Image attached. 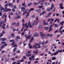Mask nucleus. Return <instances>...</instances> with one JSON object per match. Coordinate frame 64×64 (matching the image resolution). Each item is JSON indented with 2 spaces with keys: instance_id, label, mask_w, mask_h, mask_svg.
Returning <instances> with one entry per match:
<instances>
[{
  "instance_id": "7c9ffc66",
  "label": "nucleus",
  "mask_w": 64,
  "mask_h": 64,
  "mask_svg": "<svg viewBox=\"0 0 64 64\" xmlns=\"http://www.w3.org/2000/svg\"><path fill=\"white\" fill-rule=\"evenodd\" d=\"M64 26H61L60 29V30H62V29H63V28Z\"/></svg>"
},
{
  "instance_id": "4be33fe9",
  "label": "nucleus",
  "mask_w": 64,
  "mask_h": 64,
  "mask_svg": "<svg viewBox=\"0 0 64 64\" xmlns=\"http://www.w3.org/2000/svg\"><path fill=\"white\" fill-rule=\"evenodd\" d=\"M32 55V54H28L26 55V56H27V57H30Z\"/></svg>"
},
{
  "instance_id": "dca6fc26",
  "label": "nucleus",
  "mask_w": 64,
  "mask_h": 64,
  "mask_svg": "<svg viewBox=\"0 0 64 64\" xmlns=\"http://www.w3.org/2000/svg\"><path fill=\"white\" fill-rule=\"evenodd\" d=\"M31 38V36L29 35L26 38V40H28V39H30Z\"/></svg>"
},
{
  "instance_id": "cd10ccee",
  "label": "nucleus",
  "mask_w": 64,
  "mask_h": 64,
  "mask_svg": "<svg viewBox=\"0 0 64 64\" xmlns=\"http://www.w3.org/2000/svg\"><path fill=\"white\" fill-rule=\"evenodd\" d=\"M18 47V46L17 45L15 44L12 46V47Z\"/></svg>"
},
{
  "instance_id": "a18cd8bd",
  "label": "nucleus",
  "mask_w": 64,
  "mask_h": 64,
  "mask_svg": "<svg viewBox=\"0 0 64 64\" xmlns=\"http://www.w3.org/2000/svg\"><path fill=\"white\" fill-rule=\"evenodd\" d=\"M28 26H29L30 25H31V22H28Z\"/></svg>"
},
{
  "instance_id": "c9c22d12",
  "label": "nucleus",
  "mask_w": 64,
  "mask_h": 64,
  "mask_svg": "<svg viewBox=\"0 0 64 64\" xmlns=\"http://www.w3.org/2000/svg\"><path fill=\"white\" fill-rule=\"evenodd\" d=\"M44 34H42L40 35L41 37H42V38L43 37H44Z\"/></svg>"
},
{
  "instance_id": "e433bc0d",
  "label": "nucleus",
  "mask_w": 64,
  "mask_h": 64,
  "mask_svg": "<svg viewBox=\"0 0 64 64\" xmlns=\"http://www.w3.org/2000/svg\"><path fill=\"white\" fill-rule=\"evenodd\" d=\"M44 29H46V30H48V27H45L44 28Z\"/></svg>"
},
{
  "instance_id": "f3484780",
  "label": "nucleus",
  "mask_w": 64,
  "mask_h": 64,
  "mask_svg": "<svg viewBox=\"0 0 64 64\" xmlns=\"http://www.w3.org/2000/svg\"><path fill=\"white\" fill-rule=\"evenodd\" d=\"M22 6H24V8H26V6L25 5V3H22Z\"/></svg>"
},
{
  "instance_id": "0eeeda50",
  "label": "nucleus",
  "mask_w": 64,
  "mask_h": 64,
  "mask_svg": "<svg viewBox=\"0 0 64 64\" xmlns=\"http://www.w3.org/2000/svg\"><path fill=\"white\" fill-rule=\"evenodd\" d=\"M52 25H51L49 27V30H48V32H51L52 30Z\"/></svg>"
},
{
  "instance_id": "338daca9",
  "label": "nucleus",
  "mask_w": 64,
  "mask_h": 64,
  "mask_svg": "<svg viewBox=\"0 0 64 64\" xmlns=\"http://www.w3.org/2000/svg\"><path fill=\"white\" fill-rule=\"evenodd\" d=\"M12 10L13 12H15V10L14 8H13Z\"/></svg>"
},
{
  "instance_id": "9d476101",
  "label": "nucleus",
  "mask_w": 64,
  "mask_h": 64,
  "mask_svg": "<svg viewBox=\"0 0 64 64\" xmlns=\"http://www.w3.org/2000/svg\"><path fill=\"white\" fill-rule=\"evenodd\" d=\"M46 12L45 11H43L42 13H40V16H41V15H42V14H46Z\"/></svg>"
},
{
  "instance_id": "4c0bfd02",
  "label": "nucleus",
  "mask_w": 64,
  "mask_h": 64,
  "mask_svg": "<svg viewBox=\"0 0 64 64\" xmlns=\"http://www.w3.org/2000/svg\"><path fill=\"white\" fill-rule=\"evenodd\" d=\"M5 23V21H4L3 22L2 21H1L0 22V23L2 24H4Z\"/></svg>"
},
{
  "instance_id": "603ef678",
  "label": "nucleus",
  "mask_w": 64,
  "mask_h": 64,
  "mask_svg": "<svg viewBox=\"0 0 64 64\" xmlns=\"http://www.w3.org/2000/svg\"><path fill=\"white\" fill-rule=\"evenodd\" d=\"M51 13H49L48 14V16H50V15H51Z\"/></svg>"
},
{
  "instance_id": "7ed1b4c3",
  "label": "nucleus",
  "mask_w": 64,
  "mask_h": 64,
  "mask_svg": "<svg viewBox=\"0 0 64 64\" xmlns=\"http://www.w3.org/2000/svg\"><path fill=\"white\" fill-rule=\"evenodd\" d=\"M62 52V50H60L59 49H58V50H57L56 52H54V55H56L57 54H58L59 53V52L60 53H61Z\"/></svg>"
},
{
  "instance_id": "423d86ee",
  "label": "nucleus",
  "mask_w": 64,
  "mask_h": 64,
  "mask_svg": "<svg viewBox=\"0 0 64 64\" xmlns=\"http://www.w3.org/2000/svg\"><path fill=\"white\" fill-rule=\"evenodd\" d=\"M34 10V9L33 8H31L29 10V12H27V14L26 15L27 16H29V13L30 12V11H33Z\"/></svg>"
},
{
  "instance_id": "39448f33",
  "label": "nucleus",
  "mask_w": 64,
  "mask_h": 64,
  "mask_svg": "<svg viewBox=\"0 0 64 64\" xmlns=\"http://www.w3.org/2000/svg\"><path fill=\"white\" fill-rule=\"evenodd\" d=\"M10 42H12V43L11 44V46H13V45L14 44H15V41H14V40H10Z\"/></svg>"
},
{
  "instance_id": "ea45409f",
  "label": "nucleus",
  "mask_w": 64,
  "mask_h": 64,
  "mask_svg": "<svg viewBox=\"0 0 64 64\" xmlns=\"http://www.w3.org/2000/svg\"><path fill=\"white\" fill-rule=\"evenodd\" d=\"M9 14H10V15H13V13L12 12H10Z\"/></svg>"
},
{
  "instance_id": "6e6d98bb",
  "label": "nucleus",
  "mask_w": 64,
  "mask_h": 64,
  "mask_svg": "<svg viewBox=\"0 0 64 64\" xmlns=\"http://www.w3.org/2000/svg\"><path fill=\"white\" fill-rule=\"evenodd\" d=\"M15 40H16V42H18V38H15Z\"/></svg>"
},
{
  "instance_id": "09e8293b",
  "label": "nucleus",
  "mask_w": 64,
  "mask_h": 64,
  "mask_svg": "<svg viewBox=\"0 0 64 64\" xmlns=\"http://www.w3.org/2000/svg\"><path fill=\"white\" fill-rule=\"evenodd\" d=\"M10 6H11V7H13V6L12 5H13V4L12 3H10Z\"/></svg>"
},
{
  "instance_id": "69168bd1",
  "label": "nucleus",
  "mask_w": 64,
  "mask_h": 64,
  "mask_svg": "<svg viewBox=\"0 0 64 64\" xmlns=\"http://www.w3.org/2000/svg\"><path fill=\"white\" fill-rule=\"evenodd\" d=\"M6 28H9V25L7 24L6 26Z\"/></svg>"
},
{
  "instance_id": "412c9836",
  "label": "nucleus",
  "mask_w": 64,
  "mask_h": 64,
  "mask_svg": "<svg viewBox=\"0 0 64 64\" xmlns=\"http://www.w3.org/2000/svg\"><path fill=\"white\" fill-rule=\"evenodd\" d=\"M4 47H5V46L4 45H2L0 47V49L1 50L3 49V48H4Z\"/></svg>"
},
{
  "instance_id": "de8ad7c7",
  "label": "nucleus",
  "mask_w": 64,
  "mask_h": 64,
  "mask_svg": "<svg viewBox=\"0 0 64 64\" xmlns=\"http://www.w3.org/2000/svg\"><path fill=\"white\" fill-rule=\"evenodd\" d=\"M48 42L49 41H48V40L46 41L45 42L46 44H48Z\"/></svg>"
},
{
  "instance_id": "a211bd4d",
  "label": "nucleus",
  "mask_w": 64,
  "mask_h": 64,
  "mask_svg": "<svg viewBox=\"0 0 64 64\" xmlns=\"http://www.w3.org/2000/svg\"><path fill=\"white\" fill-rule=\"evenodd\" d=\"M35 44L36 45V46H40V45L41 44V43H40L39 44L36 43Z\"/></svg>"
},
{
  "instance_id": "c756f323",
  "label": "nucleus",
  "mask_w": 64,
  "mask_h": 64,
  "mask_svg": "<svg viewBox=\"0 0 64 64\" xmlns=\"http://www.w3.org/2000/svg\"><path fill=\"white\" fill-rule=\"evenodd\" d=\"M20 50H17L16 52V53H20Z\"/></svg>"
},
{
  "instance_id": "a19ab883",
  "label": "nucleus",
  "mask_w": 64,
  "mask_h": 64,
  "mask_svg": "<svg viewBox=\"0 0 64 64\" xmlns=\"http://www.w3.org/2000/svg\"><path fill=\"white\" fill-rule=\"evenodd\" d=\"M33 42V40H32L31 39L30 40V42H29V43H32Z\"/></svg>"
},
{
  "instance_id": "864d4df0",
  "label": "nucleus",
  "mask_w": 64,
  "mask_h": 64,
  "mask_svg": "<svg viewBox=\"0 0 64 64\" xmlns=\"http://www.w3.org/2000/svg\"><path fill=\"white\" fill-rule=\"evenodd\" d=\"M27 13V11L26 10L25 12H24L23 13V15H24V14H25V13H26H26Z\"/></svg>"
},
{
  "instance_id": "aec40b11",
  "label": "nucleus",
  "mask_w": 64,
  "mask_h": 64,
  "mask_svg": "<svg viewBox=\"0 0 64 64\" xmlns=\"http://www.w3.org/2000/svg\"><path fill=\"white\" fill-rule=\"evenodd\" d=\"M12 38H14V33H12V34H11V35Z\"/></svg>"
},
{
  "instance_id": "f257e3e1",
  "label": "nucleus",
  "mask_w": 64,
  "mask_h": 64,
  "mask_svg": "<svg viewBox=\"0 0 64 64\" xmlns=\"http://www.w3.org/2000/svg\"><path fill=\"white\" fill-rule=\"evenodd\" d=\"M54 4H52L51 6L50 7V9L49 8H48L46 10L48 11V12H50L51 10H52L53 8H54Z\"/></svg>"
},
{
  "instance_id": "3c124183",
  "label": "nucleus",
  "mask_w": 64,
  "mask_h": 64,
  "mask_svg": "<svg viewBox=\"0 0 64 64\" xmlns=\"http://www.w3.org/2000/svg\"><path fill=\"white\" fill-rule=\"evenodd\" d=\"M18 14H19L18 13H16V16H19L18 15Z\"/></svg>"
},
{
  "instance_id": "8fccbe9b",
  "label": "nucleus",
  "mask_w": 64,
  "mask_h": 64,
  "mask_svg": "<svg viewBox=\"0 0 64 64\" xmlns=\"http://www.w3.org/2000/svg\"><path fill=\"white\" fill-rule=\"evenodd\" d=\"M47 22H50V18L48 19L47 20Z\"/></svg>"
},
{
  "instance_id": "6ab92c4d",
  "label": "nucleus",
  "mask_w": 64,
  "mask_h": 64,
  "mask_svg": "<svg viewBox=\"0 0 64 64\" xmlns=\"http://www.w3.org/2000/svg\"><path fill=\"white\" fill-rule=\"evenodd\" d=\"M36 46V44H35V45H34L33 47V48H35V49H37L38 48V47Z\"/></svg>"
},
{
  "instance_id": "1a4fd4ad",
  "label": "nucleus",
  "mask_w": 64,
  "mask_h": 64,
  "mask_svg": "<svg viewBox=\"0 0 64 64\" xmlns=\"http://www.w3.org/2000/svg\"><path fill=\"white\" fill-rule=\"evenodd\" d=\"M27 25V23H26V24H25L24 23H23V24H22V26L23 27H26Z\"/></svg>"
},
{
  "instance_id": "f8f14e48",
  "label": "nucleus",
  "mask_w": 64,
  "mask_h": 64,
  "mask_svg": "<svg viewBox=\"0 0 64 64\" xmlns=\"http://www.w3.org/2000/svg\"><path fill=\"white\" fill-rule=\"evenodd\" d=\"M34 36H37V37H38L39 35H38V33L36 32L34 34Z\"/></svg>"
},
{
  "instance_id": "473e14b6",
  "label": "nucleus",
  "mask_w": 64,
  "mask_h": 64,
  "mask_svg": "<svg viewBox=\"0 0 64 64\" xmlns=\"http://www.w3.org/2000/svg\"><path fill=\"white\" fill-rule=\"evenodd\" d=\"M3 36V34H2V33H1L0 34V37H2Z\"/></svg>"
},
{
  "instance_id": "5fc2aeb1",
  "label": "nucleus",
  "mask_w": 64,
  "mask_h": 64,
  "mask_svg": "<svg viewBox=\"0 0 64 64\" xmlns=\"http://www.w3.org/2000/svg\"><path fill=\"white\" fill-rule=\"evenodd\" d=\"M38 62V61H36L34 62V64H36V63H37Z\"/></svg>"
},
{
  "instance_id": "72a5a7b5",
  "label": "nucleus",
  "mask_w": 64,
  "mask_h": 64,
  "mask_svg": "<svg viewBox=\"0 0 64 64\" xmlns=\"http://www.w3.org/2000/svg\"><path fill=\"white\" fill-rule=\"evenodd\" d=\"M24 61V58H22V60L20 61V62H23Z\"/></svg>"
},
{
  "instance_id": "e2e57ef3",
  "label": "nucleus",
  "mask_w": 64,
  "mask_h": 64,
  "mask_svg": "<svg viewBox=\"0 0 64 64\" xmlns=\"http://www.w3.org/2000/svg\"><path fill=\"white\" fill-rule=\"evenodd\" d=\"M34 36H32V37L31 39L32 40H34Z\"/></svg>"
},
{
  "instance_id": "ddd939ff",
  "label": "nucleus",
  "mask_w": 64,
  "mask_h": 64,
  "mask_svg": "<svg viewBox=\"0 0 64 64\" xmlns=\"http://www.w3.org/2000/svg\"><path fill=\"white\" fill-rule=\"evenodd\" d=\"M64 21H62V22H61L60 24V26L61 25V26H63V24H64Z\"/></svg>"
},
{
  "instance_id": "bf43d9fd",
  "label": "nucleus",
  "mask_w": 64,
  "mask_h": 64,
  "mask_svg": "<svg viewBox=\"0 0 64 64\" xmlns=\"http://www.w3.org/2000/svg\"><path fill=\"white\" fill-rule=\"evenodd\" d=\"M5 50H2V53H3L4 52H5Z\"/></svg>"
},
{
  "instance_id": "49530a36",
  "label": "nucleus",
  "mask_w": 64,
  "mask_h": 64,
  "mask_svg": "<svg viewBox=\"0 0 64 64\" xmlns=\"http://www.w3.org/2000/svg\"><path fill=\"white\" fill-rule=\"evenodd\" d=\"M57 20L58 22L59 23V22H60V20H59V18H58Z\"/></svg>"
},
{
  "instance_id": "052dcab7",
  "label": "nucleus",
  "mask_w": 64,
  "mask_h": 64,
  "mask_svg": "<svg viewBox=\"0 0 64 64\" xmlns=\"http://www.w3.org/2000/svg\"><path fill=\"white\" fill-rule=\"evenodd\" d=\"M6 14H5L2 15V16H7V15H6Z\"/></svg>"
},
{
  "instance_id": "37998d69",
  "label": "nucleus",
  "mask_w": 64,
  "mask_h": 64,
  "mask_svg": "<svg viewBox=\"0 0 64 64\" xmlns=\"http://www.w3.org/2000/svg\"><path fill=\"white\" fill-rule=\"evenodd\" d=\"M43 7V6H39L38 7V8H42V7Z\"/></svg>"
},
{
  "instance_id": "774afa93",
  "label": "nucleus",
  "mask_w": 64,
  "mask_h": 64,
  "mask_svg": "<svg viewBox=\"0 0 64 64\" xmlns=\"http://www.w3.org/2000/svg\"><path fill=\"white\" fill-rule=\"evenodd\" d=\"M17 25L18 26H19V22H17Z\"/></svg>"
},
{
  "instance_id": "4468645a",
  "label": "nucleus",
  "mask_w": 64,
  "mask_h": 64,
  "mask_svg": "<svg viewBox=\"0 0 64 64\" xmlns=\"http://www.w3.org/2000/svg\"><path fill=\"white\" fill-rule=\"evenodd\" d=\"M23 12H24L25 10V8L24 7H22L21 8Z\"/></svg>"
},
{
  "instance_id": "c03bdc74",
  "label": "nucleus",
  "mask_w": 64,
  "mask_h": 64,
  "mask_svg": "<svg viewBox=\"0 0 64 64\" xmlns=\"http://www.w3.org/2000/svg\"><path fill=\"white\" fill-rule=\"evenodd\" d=\"M42 27V25H40L39 26V28H41Z\"/></svg>"
},
{
  "instance_id": "b1692460",
  "label": "nucleus",
  "mask_w": 64,
  "mask_h": 64,
  "mask_svg": "<svg viewBox=\"0 0 64 64\" xmlns=\"http://www.w3.org/2000/svg\"><path fill=\"white\" fill-rule=\"evenodd\" d=\"M16 49H17V47H16L14 48V50H13V51L14 52H15Z\"/></svg>"
},
{
  "instance_id": "f03ea898",
  "label": "nucleus",
  "mask_w": 64,
  "mask_h": 64,
  "mask_svg": "<svg viewBox=\"0 0 64 64\" xmlns=\"http://www.w3.org/2000/svg\"><path fill=\"white\" fill-rule=\"evenodd\" d=\"M32 56H31V57H30L29 58V60L30 61H34L35 60V58H34V56L33 55H34V54H32Z\"/></svg>"
},
{
  "instance_id": "a878e982",
  "label": "nucleus",
  "mask_w": 64,
  "mask_h": 64,
  "mask_svg": "<svg viewBox=\"0 0 64 64\" xmlns=\"http://www.w3.org/2000/svg\"><path fill=\"white\" fill-rule=\"evenodd\" d=\"M44 38H47V37H48V35L47 34H44Z\"/></svg>"
},
{
  "instance_id": "20e7f679",
  "label": "nucleus",
  "mask_w": 64,
  "mask_h": 64,
  "mask_svg": "<svg viewBox=\"0 0 64 64\" xmlns=\"http://www.w3.org/2000/svg\"><path fill=\"white\" fill-rule=\"evenodd\" d=\"M7 8V7L5 8V10H4V12L5 11L6 12H7V11H10L11 10V9L10 8Z\"/></svg>"
},
{
  "instance_id": "680f3d73",
  "label": "nucleus",
  "mask_w": 64,
  "mask_h": 64,
  "mask_svg": "<svg viewBox=\"0 0 64 64\" xmlns=\"http://www.w3.org/2000/svg\"><path fill=\"white\" fill-rule=\"evenodd\" d=\"M55 26L56 27H58V26H57V24H55Z\"/></svg>"
},
{
  "instance_id": "5701e85b",
  "label": "nucleus",
  "mask_w": 64,
  "mask_h": 64,
  "mask_svg": "<svg viewBox=\"0 0 64 64\" xmlns=\"http://www.w3.org/2000/svg\"><path fill=\"white\" fill-rule=\"evenodd\" d=\"M60 32V35H62L63 34V33H62V30H59V31L58 32L59 33Z\"/></svg>"
},
{
  "instance_id": "f704fd0d",
  "label": "nucleus",
  "mask_w": 64,
  "mask_h": 64,
  "mask_svg": "<svg viewBox=\"0 0 64 64\" xmlns=\"http://www.w3.org/2000/svg\"><path fill=\"white\" fill-rule=\"evenodd\" d=\"M16 38L17 39H20V36H16Z\"/></svg>"
},
{
  "instance_id": "2eb2a0df",
  "label": "nucleus",
  "mask_w": 64,
  "mask_h": 64,
  "mask_svg": "<svg viewBox=\"0 0 64 64\" xmlns=\"http://www.w3.org/2000/svg\"><path fill=\"white\" fill-rule=\"evenodd\" d=\"M43 24L44 25H48V23L47 22H45V20H44V21Z\"/></svg>"
},
{
  "instance_id": "9b49d317",
  "label": "nucleus",
  "mask_w": 64,
  "mask_h": 64,
  "mask_svg": "<svg viewBox=\"0 0 64 64\" xmlns=\"http://www.w3.org/2000/svg\"><path fill=\"white\" fill-rule=\"evenodd\" d=\"M28 45L29 46V48H30V49H32V48H33V47H32V46L31 45V44H28Z\"/></svg>"
},
{
  "instance_id": "4d7b16f0",
  "label": "nucleus",
  "mask_w": 64,
  "mask_h": 64,
  "mask_svg": "<svg viewBox=\"0 0 64 64\" xmlns=\"http://www.w3.org/2000/svg\"><path fill=\"white\" fill-rule=\"evenodd\" d=\"M21 7V4L19 5V9H20Z\"/></svg>"
},
{
  "instance_id": "bb28decb",
  "label": "nucleus",
  "mask_w": 64,
  "mask_h": 64,
  "mask_svg": "<svg viewBox=\"0 0 64 64\" xmlns=\"http://www.w3.org/2000/svg\"><path fill=\"white\" fill-rule=\"evenodd\" d=\"M38 22H39V21L37 20V21H36L35 22V25H37V24L38 23Z\"/></svg>"
},
{
  "instance_id": "79ce46f5",
  "label": "nucleus",
  "mask_w": 64,
  "mask_h": 64,
  "mask_svg": "<svg viewBox=\"0 0 64 64\" xmlns=\"http://www.w3.org/2000/svg\"><path fill=\"white\" fill-rule=\"evenodd\" d=\"M60 8H61V9H63V8H64V7L62 6H60Z\"/></svg>"
},
{
  "instance_id": "13d9d810",
  "label": "nucleus",
  "mask_w": 64,
  "mask_h": 64,
  "mask_svg": "<svg viewBox=\"0 0 64 64\" xmlns=\"http://www.w3.org/2000/svg\"><path fill=\"white\" fill-rule=\"evenodd\" d=\"M3 25H2V27H3V26H4L6 25V24H3Z\"/></svg>"
},
{
  "instance_id": "58836bf2",
  "label": "nucleus",
  "mask_w": 64,
  "mask_h": 64,
  "mask_svg": "<svg viewBox=\"0 0 64 64\" xmlns=\"http://www.w3.org/2000/svg\"><path fill=\"white\" fill-rule=\"evenodd\" d=\"M44 43H45V41L44 40L42 43V45H43L44 44Z\"/></svg>"
},
{
  "instance_id": "2f4dec72",
  "label": "nucleus",
  "mask_w": 64,
  "mask_h": 64,
  "mask_svg": "<svg viewBox=\"0 0 64 64\" xmlns=\"http://www.w3.org/2000/svg\"><path fill=\"white\" fill-rule=\"evenodd\" d=\"M15 58H12L11 59V60L12 61H15Z\"/></svg>"
},
{
  "instance_id": "0e129e2a",
  "label": "nucleus",
  "mask_w": 64,
  "mask_h": 64,
  "mask_svg": "<svg viewBox=\"0 0 64 64\" xmlns=\"http://www.w3.org/2000/svg\"><path fill=\"white\" fill-rule=\"evenodd\" d=\"M29 26V28H32V26L31 25H30V26Z\"/></svg>"
},
{
  "instance_id": "c85d7f7f",
  "label": "nucleus",
  "mask_w": 64,
  "mask_h": 64,
  "mask_svg": "<svg viewBox=\"0 0 64 64\" xmlns=\"http://www.w3.org/2000/svg\"><path fill=\"white\" fill-rule=\"evenodd\" d=\"M56 58L55 57L52 58V60H56Z\"/></svg>"
},
{
  "instance_id": "393cba45",
  "label": "nucleus",
  "mask_w": 64,
  "mask_h": 64,
  "mask_svg": "<svg viewBox=\"0 0 64 64\" xmlns=\"http://www.w3.org/2000/svg\"><path fill=\"white\" fill-rule=\"evenodd\" d=\"M0 10L1 11H2V10H4V8H3V7H2V6L0 7Z\"/></svg>"
},
{
  "instance_id": "6e6552de",
  "label": "nucleus",
  "mask_w": 64,
  "mask_h": 64,
  "mask_svg": "<svg viewBox=\"0 0 64 64\" xmlns=\"http://www.w3.org/2000/svg\"><path fill=\"white\" fill-rule=\"evenodd\" d=\"M0 40H1L2 41H5V40H6V38H0Z\"/></svg>"
}]
</instances>
